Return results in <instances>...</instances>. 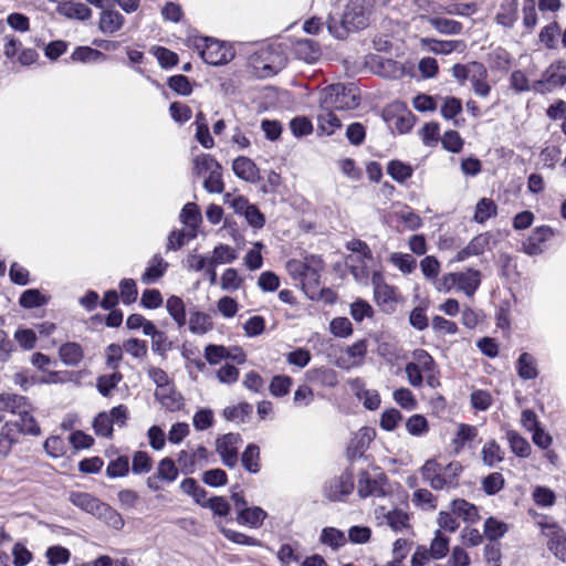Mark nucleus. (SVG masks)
I'll use <instances>...</instances> for the list:
<instances>
[{
	"label": "nucleus",
	"mask_w": 566,
	"mask_h": 566,
	"mask_svg": "<svg viewBox=\"0 0 566 566\" xmlns=\"http://www.w3.org/2000/svg\"><path fill=\"white\" fill-rule=\"evenodd\" d=\"M413 359V361L406 365L405 371L409 384L415 388H419L423 384L424 374L434 369L436 363L424 349L415 350Z\"/></svg>",
	"instance_id": "9d476101"
},
{
	"label": "nucleus",
	"mask_w": 566,
	"mask_h": 566,
	"mask_svg": "<svg viewBox=\"0 0 566 566\" xmlns=\"http://www.w3.org/2000/svg\"><path fill=\"white\" fill-rule=\"evenodd\" d=\"M31 406L29 405L24 410L19 413L18 430L20 433L29 434V436H40L41 428L36 422L35 418L30 413Z\"/></svg>",
	"instance_id": "4c0bfd02"
},
{
	"label": "nucleus",
	"mask_w": 566,
	"mask_h": 566,
	"mask_svg": "<svg viewBox=\"0 0 566 566\" xmlns=\"http://www.w3.org/2000/svg\"><path fill=\"white\" fill-rule=\"evenodd\" d=\"M428 21L432 28L442 34L457 35L460 34L463 29L461 22L448 18L431 17Z\"/></svg>",
	"instance_id": "e433bc0d"
},
{
	"label": "nucleus",
	"mask_w": 566,
	"mask_h": 566,
	"mask_svg": "<svg viewBox=\"0 0 566 566\" xmlns=\"http://www.w3.org/2000/svg\"><path fill=\"white\" fill-rule=\"evenodd\" d=\"M450 507L452 513L461 517L464 522L475 523L480 520L478 507L463 499L453 500Z\"/></svg>",
	"instance_id": "c756f323"
},
{
	"label": "nucleus",
	"mask_w": 566,
	"mask_h": 566,
	"mask_svg": "<svg viewBox=\"0 0 566 566\" xmlns=\"http://www.w3.org/2000/svg\"><path fill=\"white\" fill-rule=\"evenodd\" d=\"M374 286V300L384 313L391 314L396 311L399 302L397 289L385 282L380 272H374L371 276Z\"/></svg>",
	"instance_id": "1a4fd4ad"
},
{
	"label": "nucleus",
	"mask_w": 566,
	"mask_h": 566,
	"mask_svg": "<svg viewBox=\"0 0 566 566\" xmlns=\"http://www.w3.org/2000/svg\"><path fill=\"white\" fill-rule=\"evenodd\" d=\"M515 369L522 380H534L539 375L537 359L527 352L518 356L515 361Z\"/></svg>",
	"instance_id": "a211bd4d"
},
{
	"label": "nucleus",
	"mask_w": 566,
	"mask_h": 566,
	"mask_svg": "<svg viewBox=\"0 0 566 566\" xmlns=\"http://www.w3.org/2000/svg\"><path fill=\"white\" fill-rule=\"evenodd\" d=\"M45 556L51 566H59L69 563L71 553L66 547L55 545L46 549Z\"/></svg>",
	"instance_id": "69168bd1"
},
{
	"label": "nucleus",
	"mask_w": 566,
	"mask_h": 566,
	"mask_svg": "<svg viewBox=\"0 0 566 566\" xmlns=\"http://www.w3.org/2000/svg\"><path fill=\"white\" fill-rule=\"evenodd\" d=\"M214 169H221V165L209 154H201L193 159V174L201 176Z\"/></svg>",
	"instance_id": "5fc2aeb1"
},
{
	"label": "nucleus",
	"mask_w": 566,
	"mask_h": 566,
	"mask_svg": "<svg viewBox=\"0 0 566 566\" xmlns=\"http://www.w3.org/2000/svg\"><path fill=\"white\" fill-rule=\"evenodd\" d=\"M153 469V459L146 451H136L132 459V472L140 475L150 472Z\"/></svg>",
	"instance_id": "bf43d9fd"
},
{
	"label": "nucleus",
	"mask_w": 566,
	"mask_h": 566,
	"mask_svg": "<svg viewBox=\"0 0 566 566\" xmlns=\"http://www.w3.org/2000/svg\"><path fill=\"white\" fill-rule=\"evenodd\" d=\"M390 262L402 273L410 274L417 266L416 259L408 253L395 252L389 258Z\"/></svg>",
	"instance_id": "680f3d73"
},
{
	"label": "nucleus",
	"mask_w": 566,
	"mask_h": 566,
	"mask_svg": "<svg viewBox=\"0 0 566 566\" xmlns=\"http://www.w3.org/2000/svg\"><path fill=\"white\" fill-rule=\"evenodd\" d=\"M486 63L491 71L507 72L512 64V56L505 49L497 46L488 53Z\"/></svg>",
	"instance_id": "cd10ccee"
},
{
	"label": "nucleus",
	"mask_w": 566,
	"mask_h": 566,
	"mask_svg": "<svg viewBox=\"0 0 566 566\" xmlns=\"http://www.w3.org/2000/svg\"><path fill=\"white\" fill-rule=\"evenodd\" d=\"M94 516L115 531H120L125 525L122 514L105 502L101 503Z\"/></svg>",
	"instance_id": "4be33fe9"
},
{
	"label": "nucleus",
	"mask_w": 566,
	"mask_h": 566,
	"mask_svg": "<svg viewBox=\"0 0 566 566\" xmlns=\"http://www.w3.org/2000/svg\"><path fill=\"white\" fill-rule=\"evenodd\" d=\"M406 429L411 436L422 437L429 431V424L424 416L417 413L408 418Z\"/></svg>",
	"instance_id": "e2e57ef3"
},
{
	"label": "nucleus",
	"mask_w": 566,
	"mask_h": 566,
	"mask_svg": "<svg viewBox=\"0 0 566 566\" xmlns=\"http://www.w3.org/2000/svg\"><path fill=\"white\" fill-rule=\"evenodd\" d=\"M213 328L212 317L205 312L192 311L189 318V331L195 335H205Z\"/></svg>",
	"instance_id": "473e14b6"
},
{
	"label": "nucleus",
	"mask_w": 566,
	"mask_h": 566,
	"mask_svg": "<svg viewBox=\"0 0 566 566\" xmlns=\"http://www.w3.org/2000/svg\"><path fill=\"white\" fill-rule=\"evenodd\" d=\"M387 524L395 532L409 527V515L402 510H392L385 515Z\"/></svg>",
	"instance_id": "0e129e2a"
},
{
	"label": "nucleus",
	"mask_w": 566,
	"mask_h": 566,
	"mask_svg": "<svg viewBox=\"0 0 566 566\" xmlns=\"http://www.w3.org/2000/svg\"><path fill=\"white\" fill-rule=\"evenodd\" d=\"M266 517L268 513L262 507L250 506L248 510L241 511L237 515L235 521L240 525L259 528L263 525Z\"/></svg>",
	"instance_id": "b1692460"
},
{
	"label": "nucleus",
	"mask_w": 566,
	"mask_h": 566,
	"mask_svg": "<svg viewBox=\"0 0 566 566\" xmlns=\"http://www.w3.org/2000/svg\"><path fill=\"white\" fill-rule=\"evenodd\" d=\"M371 4L368 0H349L340 18L329 15L328 32L338 40H344L350 32L364 30L369 25Z\"/></svg>",
	"instance_id": "f257e3e1"
},
{
	"label": "nucleus",
	"mask_w": 566,
	"mask_h": 566,
	"mask_svg": "<svg viewBox=\"0 0 566 566\" xmlns=\"http://www.w3.org/2000/svg\"><path fill=\"white\" fill-rule=\"evenodd\" d=\"M368 465L356 468L358 475L357 493L359 497L366 499L369 496L381 497L386 495L385 484L387 476L378 468L374 469V473L367 470Z\"/></svg>",
	"instance_id": "0eeeda50"
},
{
	"label": "nucleus",
	"mask_w": 566,
	"mask_h": 566,
	"mask_svg": "<svg viewBox=\"0 0 566 566\" xmlns=\"http://www.w3.org/2000/svg\"><path fill=\"white\" fill-rule=\"evenodd\" d=\"M518 17V0H503L495 15V22L505 29H511Z\"/></svg>",
	"instance_id": "aec40b11"
},
{
	"label": "nucleus",
	"mask_w": 566,
	"mask_h": 566,
	"mask_svg": "<svg viewBox=\"0 0 566 566\" xmlns=\"http://www.w3.org/2000/svg\"><path fill=\"white\" fill-rule=\"evenodd\" d=\"M129 472V459L126 455H119L109 461L106 468V475L109 479L126 476Z\"/></svg>",
	"instance_id": "13d9d810"
},
{
	"label": "nucleus",
	"mask_w": 566,
	"mask_h": 566,
	"mask_svg": "<svg viewBox=\"0 0 566 566\" xmlns=\"http://www.w3.org/2000/svg\"><path fill=\"white\" fill-rule=\"evenodd\" d=\"M167 85L178 95L188 96L192 93V85L189 78L182 74L170 76Z\"/></svg>",
	"instance_id": "774afa93"
},
{
	"label": "nucleus",
	"mask_w": 566,
	"mask_h": 566,
	"mask_svg": "<svg viewBox=\"0 0 566 566\" xmlns=\"http://www.w3.org/2000/svg\"><path fill=\"white\" fill-rule=\"evenodd\" d=\"M566 83V65L558 62L549 65L543 73L542 80L534 82L533 91L545 93L556 87H562Z\"/></svg>",
	"instance_id": "ddd939ff"
},
{
	"label": "nucleus",
	"mask_w": 566,
	"mask_h": 566,
	"mask_svg": "<svg viewBox=\"0 0 566 566\" xmlns=\"http://www.w3.org/2000/svg\"><path fill=\"white\" fill-rule=\"evenodd\" d=\"M179 219L188 228H198L201 222V213L198 206L193 202L186 203L180 211Z\"/></svg>",
	"instance_id": "4d7b16f0"
},
{
	"label": "nucleus",
	"mask_w": 566,
	"mask_h": 566,
	"mask_svg": "<svg viewBox=\"0 0 566 566\" xmlns=\"http://www.w3.org/2000/svg\"><path fill=\"white\" fill-rule=\"evenodd\" d=\"M155 399L169 412L180 411L185 407L184 396L177 389L169 390V395L155 394Z\"/></svg>",
	"instance_id": "ea45409f"
},
{
	"label": "nucleus",
	"mask_w": 566,
	"mask_h": 566,
	"mask_svg": "<svg viewBox=\"0 0 566 566\" xmlns=\"http://www.w3.org/2000/svg\"><path fill=\"white\" fill-rule=\"evenodd\" d=\"M481 283V273L478 270H468L467 272H458V287L468 296H471L479 289Z\"/></svg>",
	"instance_id": "72a5a7b5"
},
{
	"label": "nucleus",
	"mask_w": 566,
	"mask_h": 566,
	"mask_svg": "<svg viewBox=\"0 0 566 566\" xmlns=\"http://www.w3.org/2000/svg\"><path fill=\"white\" fill-rule=\"evenodd\" d=\"M192 45L199 52L202 60L213 66L224 65L235 56L232 45L213 38L195 36Z\"/></svg>",
	"instance_id": "423d86ee"
},
{
	"label": "nucleus",
	"mask_w": 566,
	"mask_h": 566,
	"mask_svg": "<svg viewBox=\"0 0 566 566\" xmlns=\"http://www.w3.org/2000/svg\"><path fill=\"white\" fill-rule=\"evenodd\" d=\"M232 170L234 175L248 182H255L259 178V168L248 157H238L233 160Z\"/></svg>",
	"instance_id": "412c9836"
},
{
	"label": "nucleus",
	"mask_w": 566,
	"mask_h": 566,
	"mask_svg": "<svg viewBox=\"0 0 566 566\" xmlns=\"http://www.w3.org/2000/svg\"><path fill=\"white\" fill-rule=\"evenodd\" d=\"M359 103L358 88L354 84H332L323 88L319 94V105L324 111L354 109Z\"/></svg>",
	"instance_id": "39448f33"
},
{
	"label": "nucleus",
	"mask_w": 566,
	"mask_h": 566,
	"mask_svg": "<svg viewBox=\"0 0 566 566\" xmlns=\"http://www.w3.org/2000/svg\"><path fill=\"white\" fill-rule=\"evenodd\" d=\"M221 534L229 539L230 542L238 544V545H244V546H258L262 547L263 543L252 536H249L244 533L227 528V527H220Z\"/></svg>",
	"instance_id": "3c124183"
},
{
	"label": "nucleus",
	"mask_w": 566,
	"mask_h": 566,
	"mask_svg": "<svg viewBox=\"0 0 566 566\" xmlns=\"http://www.w3.org/2000/svg\"><path fill=\"white\" fill-rule=\"evenodd\" d=\"M105 54L90 46H77L71 54L73 62L91 63L105 60Z\"/></svg>",
	"instance_id": "8fccbe9b"
},
{
	"label": "nucleus",
	"mask_w": 566,
	"mask_h": 566,
	"mask_svg": "<svg viewBox=\"0 0 566 566\" xmlns=\"http://www.w3.org/2000/svg\"><path fill=\"white\" fill-rule=\"evenodd\" d=\"M241 462L248 472L258 473L260 471V448L254 443L248 444L242 453Z\"/></svg>",
	"instance_id": "49530a36"
},
{
	"label": "nucleus",
	"mask_w": 566,
	"mask_h": 566,
	"mask_svg": "<svg viewBox=\"0 0 566 566\" xmlns=\"http://www.w3.org/2000/svg\"><path fill=\"white\" fill-rule=\"evenodd\" d=\"M547 549L560 562L566 563V532L560 525L548 527Z\"/></svg>",
	"instance_id": "dca6fc26"
},
{
	"label": "nucleus",
	"mask_w": 566,
	"mask_h": 566,
	"mask_svg": "<svg viewBox=\"0 0 566 566\" xmlns=\"http://www.w3.org/2000/svg\"><path fill=\"white\" fill-rule=\"evenodd\" d=\"M59 356L66 366L75 367L84 358L83 347L76 342H67L60 346Z\"/></svg>",
	"instance_id": "393cba45"
},
{
	"label": "nucleus",
	"mask_w": 566,
	"mask_h": 566,
	"mask_svg": "<svg viewBox=\"0 0 566 566\" xmlns=\"http://www.w3.org/2000/svg\"><path fill=\"white\" fill-rule=\"evenodd\" d=\"M387 174L397 182L403 184L411 178L413 168L401 160H390L387 165Z\"/></svg>",
	"instance_id": "a19ab883"
},
{
	"label": "nucleus",
	"mask_w": 566,
	"mask_h": 566,
	"mask_svg": "<svg viewBox=\"0 0 566 566\" xmlns=\"http://www.w3.org/2000/svg\"><path fill=\"white\" fill-rule=\"evenodd\" d=\"M124 15L114 9H106L101 12L99 29L103 33H115L124 25Z\"/></svg>",
	"instance_id": "a878e982"
},
{
	"label": "nucleus",
	"mask_w": 566,
	"mask_h": 566,
	"mask_svg": "<svg viewBox=\"0 0 566 566\" xmlns=\"http://www.w3.org/2000/svg\"><path fill=\"white\" fill-rule=\"evenodd\" d=\"M287 57L276 43L260 44L249 56V64L259 77H270L285 67Z\"/></svg>",
	"instance_id": "20e7f679"
},
{
	"label": "nucleus",
	"mask_w": 566,
	"mask_h": 566,
	"mask_svg": "<svg viewBox=\"0 0 566 566\" xmlns=\"http://www.w3.org/2000/svg\"><path fill=\"white\" fill-rule=\"evenodd\" d=\"M27 397L17 394H0V410L19 415L29 406Z\"/></svg>",
	"instance_id": "2f4dec72"
},
{
	"label": "nucleus",
	"mask_w": 566,
	"mask_h": 566,
	"mask_svg": "<svg viewBox=\"0 0 566 566\" xmlns=\"http://www.w3.org/2000/svg\"><path fill=\"white\" fill-rule=\"evenodd\" d=\"M356 468L347 467L340 475L327 480L323 488L326 499L333 502L344 501L354 490V474Z\"/></svg>",
	"instance_id": "6e6552de"
},
{
	"label": "nucleus",
	"mask_w": 566,
	"mask_h": 566,
	"mask_svg": "<svg viewBox=\"0 0 566 566\" xmlns=\"http://www.w3.org/2000/svg\"><path fill=\"white\" fill-rule=\"evenodd\" d=\"M18 423L6 422L0 429V455L7 458L12 446L18 442Z\"/></svg>",
	"instance_id": "c85d7f7f"
},
{
	"label": "nucleus",
	"mask_w": 566,
	"mask_h": 566,
	"mask_svg": "<svg viewBox=\"0 0 566 566\" xmlns=\"http://www.w3.org/2000/svg\"><path fill=\"white\" fill-rule=\"evenodd\" d=\"M253 412V406L249 402H240L223 409V417L228 421L244 422Z\"/></svg>",
	"instance_id": "a18cd8bd"
},
{
	"label": "nucleus",
	"mask_w": 566,
	"mask_h": 566,
	"mask_svg": "<svg viewBox=\"0 0 566 566\" xmlns=\"http://www.w3.org/2000/svg\"><path fill=\"white\" fill-rule=\"evenodd\" d=\"M305 377L307 381L322 387L333 388L338 384L337 373L324 366L307 370Z\"/></svg>",
	"instance_id": "6ab92c4d"
},
{
	"label": "nucleus",
	"mask_w": 566,
	"mask_h": 566,
	"mask_svg": "<svg viewBox=\"0 0 566 566\" xmlns=\"http://www.w3.org/2000/svg\"><path fill=\"white\" fill-rule=\"evenodd\" d=\"M389 126H394L400 134L408 133L415 125V116L401 102L387 106L382 113Z\"/></svg>",
	"instance_id": "9b49d317"
},
{
	"label": "nucleus",
	"mask_w": 566,
	"mask_h": 566,
	"mask_svg": "<svg viewBox=\"0 0 566 566\" xmlns=\"http://www.w3.org/2000/svg\"><path fill=\"white\" fill-rule=\"evenodd\" d=\"M294 55L306 63H315L322 55L321 45L312 39H300L293 44Z\"/></svg>",
	"instance_id": "f3484780"
},
{
	"label": "nucleus",
	"mask_w": 566,
	"mask_h": 566,
	"mask_svg": "<svg viewBox=\"0 0 566 566\" xmlns=\"http://www.w3.org/2000/svg\"><path fill=\"white\" fill-rule=\"evenodd\" d=\"M373 433L371 429L365 427L350 440L347 447V458L350 461V465L355 468L357 463L369 465L368 459L364 457V452L373 440Z\"/></svg>",
	"instance_id": "4468645a"
},
{
	"label": "nucleus",
	"mask_w": 566,
	"mask_h": 566,
	"mask_svg": "<svg viewBox=\"0 0 566 566\" xmlns=\"http://www.w3.org/2000/svg\"><path fill=\"white\" fill-rule=\"evenodd\" d=\"M69 501L80 510L94 516L102 501L91 493L72 491L69 494Z\"/></svg>",
	"instance_id": "5701e85b"
},
{
	"label": "nucleus",
	"mask_w": 566,
	"mask_h": 566,
	"mask_svg": "<svg viewBox=\"0 0 566 566\" xmlns=\"http://www.w3.org/2000/svg\"><path fill=\"white\" fill-rule=\"evenodd\" d=\"M166 308L179 328L186 325V306L181 297L176 295L168 297L166 301Z\"/></svg>",
	"instance_id": "f704fd0d"
},
{
	"label": "nucleus",
	"mask_w": 566,
	"mask_h": 566,
	"mask_svg": "<svg viewBox=\"0 0 566 566\" xmlns=\"http://www.w3.org/2000/svg\"><path fill=\"white\" fill-rule=\"evenodd\" d=\"M555 231L549 226L536 227L530 237L523 242V251L528 255H538L543 253V243L551 240Z\"/></svg>",
	"instance_id": "2eb2a0df"
},
{
	"label": "nucleus",
	"mask_w": 566,
	"mask_h": 566,
	"mask_svg": "<svg viewBox=\"0 0 566 566\" xmlns=\"http://www.w3.org/2000/svg\"><path fill=\"white\" fill-rule=\"evenodd\" d=\"M242 442L239 433H226L216 441V451L219 453L222 463L228 468H234L238 463V446Z\"/></svg>",
	"instance_id": "f8f14e48"
},
{
	"label": "nucleus",
	"mask_w": 566,
	"mask_h": 566,
	"mask_svg": "<svg viewBox=\"0 0 566 566\" xmlns=\"http://www.w3.org/2000/svg\"><path fill=\"white\" fill-rule=\"evenodd\" d=\"M290 129L294 137L301 138L313 133V124L305 116H296L290 122Z\"/></svg>",
	"instance_id": "338daca9"
},
{
	"label": "nucleus",
	"mask_w": 566,
	"mask_h": 566,
	"mask_svg": "<svg viewBox=\"0 0 566 566\" xmlns=\"http://www.w3.org/2000/svg\"><path fill=\"white\" fill-rule=\"evenodd\" d=\"M49 297L42 294L38 289H29L22 292L19 304L23 308H35L48 304Z\"/></svg>",
	"instance_id": "c03bdc74"
},
{
	"label": "nucleus",
	"mask_w": 566,
	"mask_h": 566,
	"mask_svg": "<svg viewBox=\"0 0 566 566\" xmlns=\"http://www.w3.org/2000/svg\"><path fill=\"white\" fill-rule=\"evenodd\" d=\"M449 537L443 535L441 530H437L430 544V548L428 549L430 557L433 559H441L446 557L449 552Z\"/></svg>",
	"instance_id": "de8ad7c7"
},
{
	"label": "nucleus",
	"mask_w": 566,
	"mask_h": 566,
	"mask_svg": "<svg viewBox=\"0 0 566 566\" xmlns=\"http://www.w3.org/2000/svg\"><path fill=\"white\" fill-rule=\"evenodd\" d=\"M507 531V524L496 520L495 517H489L484 522V535L491 542L502 538Z\"/></svg>",
	"instance_id": "864d4df0"
},
{
	"label": "nucleus",
	"mask_w": 566,
	"mask_h": 566,
	"mask_svg": "<svg viewBox=\"0 0 566 566\" xmlns=\"http://www.w3.org/2000/svg\"><path fill=\"white\" fill-rule=\"evenodd\" d=\"M462 472L463 465L459 461L442 465L436 459H429L420 468L422 480L436 491L457 489Z\"/></svg>",
	"instance_id": "7ed1b4c3"
},
{
	"label": "nucleus",
	"mask_w": 566,
	"mask_h": 566,
	"mask_svg": "<svg viewBox=\"0 0 566 566\" xmlns=\"http://www.w3.org/2000/svg\"><path fill=\"white\" fill-rule=\"evenodd\" d=\"M319 542L337 551L346 544V537L343 531L335 527H324L319 535Z\"/></svg>",
	"instance_id": "79ce46f5"
},
{
	"label": "nucleus",
	"mask_w": 566,
	"mask_h": 566,
	"mask_svg": "<svg viewBox=\"0 0 566 566\" xmlns=\"http://www.w3.org/2000/svg\"><path fill=\"white\" fill-rule=\"evenodd\" d=\"M482 460L483 463L490 468L501 462L504 458V453L500 444L495 440L486 442L482 448Z\"/></svg>",
	"instance_id": "09e8293b"
},
{
	"label": "nucleus",
	"mask_w": 566,
	"mask_h": 566,
	"mask_svg": "<svg viewBox=\"0 0 566 566\" xmlns=\"http://www.w3.org/2000/svg\"><path fill=\"white\" fill-rule=\"evenodd\" d=\"M156 473L164 483L170 484L177 480L179 471L171 458H164L158 462Z\"/></svg>",
	"instance_id": "603ef678"
},
{
	"label": "nucleus",
	"mask_w": 566,
	"mask_h": 566,
	"mask_svg": "<svg viewBox=\"0 0 566 566\" xmlns=\"http://www.w3.org/2000/svg\"><path fill=\"white\" fill-rule=\"evenodd\" d=\"M506 438H507L510 448L515 455H517L520 458H526L530 455L531 444L517 431L509 430L506 432Z\"/></svg>",
	"instance_id": "37998d69"
},
{
	"label": "nucleus",
	"mask_w": 566,
	"mask_h": 566,
	"mask_svg": "<svg viewBox=\"0 0 566 566\" xmlns=\"http://www.w3.org/2000/svg\"><path fill=\"white\" fill-rule=\"evenodd\" d=\"M342 127L340 119L332 112L324 111L317 116V135L331 136Z\"/></svg>",
	"instance_id": "7c9ffc66"
},
{
	"label": "nucleus",
	"mask_w": 566,
	"mask_h": 566,
	"mask_svg": "<svg viewBox=\"0 0 566 566\" xmlns=\"http://www.w3.org/2000/svg\"><path fill=\"white\" fill-rule=\"evenodd\" d=\"M497 214V206L491 198H482L475 205L473 221L484 224Z\"/></svg>",
	"instance_id": "c9c22d12"
},
{
	"label": "nucleus",
	"mask_w": 566,
	"mask_h": 566,
	"mask_svg": "<svg viewBox=\"0 0 566 566\" xmlns=\"http://www.w3.org/2000/svg\"><path fill=\"white\" fill-rule=\"evenodd\" d=\"M123 375L114 371L109 375H102L97 378L96 387L103 397H108L114 388L122 381Z\"/></svg>",
	"instance_id": "6e6d98bb"
},
{
	"label": "nucleus",
	"mask_w": 566,
	"mask_h": 566,
	"mask_svg": "<svg viewBox=\"0 0 566 566\" xmlns=\"http://www.w3.org/2000/svg\"><path fill=\"white\" fill-rule=\"evenodd\" d=\"M286 269L292 279L301 284L307 297L314 300L319 291L321 273L324 270L323 259L311 254L303 260H290Z\"/></svg>",
	"instance_id": "f03ea898"
},
{
	"label": "nucleus",
	"mask_w": 566,
	"mask_h": 566,
	"mask_svg": "<svg viewBox=\"0 0 566 566\" xmlns=\"http://www.w3.org/2000/svg\"><path fill=\"white\" fill-rule=\"evenodd\" d=\"M168 269V263L161 258L160 254H155L148 262L145 272L142 275V281L145 284L155 283L158 281Z\"/></svg>",
	"instance_id": "bb28decb"
},
{
	"label": "nucleus",
	"mask_w": 566,
	"mask_h": 566,
	"mask_svg": "<svg viewBox=\"0 0 566 566\" xmlns=\"http://www.w3.org/2000/svg\"><path fill=\"white\" fill-rule=\"evenodd\" d=\"M481 485L486 495H495L504 488L505 480L502 473L493 472L483 478Z\"/></svg>",
	"instance_id": "052dcab7"
},
{
	"label": "nucleus",
	"mask_w": 566,
	"mask_h": 566,
	"mask_svg": "<svg viewBox=\"0 0 566 566\" xmlns=\"http://www.w3.org/2000/svg\"><path fill=\"white\" fill-rule=\"evenodd\" d=\"M59 12L66 18L82 21L88 19L92 14L91 9L80 2H64L59 6Z\"/></svg>",
	"instance_id": "58836bf2"
}]
</instances>
